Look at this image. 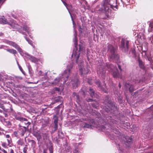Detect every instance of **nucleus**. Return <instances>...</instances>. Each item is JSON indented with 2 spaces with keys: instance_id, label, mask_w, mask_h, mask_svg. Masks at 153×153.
Returning a JSON list of instances; mask_svg holds the SVG:
<instances>
[{
  "instance_id": "obj_1",
  "label": "nucleus",
  "mask_w": 153,
  "mask_h": 153,
  "mask_svg": "<svg viewBox=\"0 0 153 153\" xmlns=\"http://www.w3.org/2000/svg\"><path fill=\"white\" fill-rule=\"evenodd\" d=\"M123 4L122 0H104L101 4V6H97L96 10L107 15L111 13V8L116 10L114 9V8L117 9L119 6H121Z\"/></svg>"
},
{
  "instance_id": "obj_2",
  "label": "nucleus",
  "mask_w": 153,
  "mask_h": 153,
  "mask_svg": "<svg viewBox=\"0 0 153 153\" xmlns=\"http://www.w3.org/2000/svg\"><path fill=\"white\" fill-rule=\"evenodd\" d=\"M78 52V51H76L73 53L71 56L75 59L76 63L78 64V68L80 74L81 76H83L89 72L90 70L87 68H85L84 67L83 62L80 59H79V53Z\"/></svg>"
},
{
  "instance_id": "obj_3",
  "label": "nucleus",
  "mask_w": 153,
  "mask_h": 153,
  "mask_svg": "<svg viewBox=\"0 0 153 153\" xmlns=\"http://www.w3.org/2000/svg\"><path fill=\"white\" fill-rule=\"evenodd\" d=\"M73 66V63L70 65H68L67 66V69L64 71V74H62V76L61 77L59 76L56 78L54 79L53 81L51 83V84L54 85H56L59 84L61 82L63 78H64V76L66 77L67 79L69 77V74L71 73V69L72 68ZM67 81V80H65V82Z\"/></svg>"
},
{
  "instance_id": "obj_4",
  "label": "nucleus",
  "mask_w": 153,
  "mask_h": 153,
  "mask_svg": "<svg viewBox=\"0 0 153 153\" xmlns=\"http://www.w3.org/2000/svg\"><path fill=\"white\" fill-rule=\"evenodd\" d=\"M111 99L109 96H106L104 99V103L106 105L105 106V110L108 112L111 110L116 109L117 106L111 100Z\"/></svg>"
},
{
  "instance_id": "obj_5",
  "label": "nucleus",
  "mask_w": 153,
  "mask_h": 153,
  "mask_svg": "<svg viewBox=\"0 0 153 153\" xmlns=\"http://www.w3.org/2000/svg\"><path fill=\"white\" fill-rule=\"evenodd\" d=\"M108 51L110 53L109 57L113 60L118 61L119 57L116 50V48L110 44H108Z\"/></svg>"
},
{
  "instance_id": "obj_6",
  "label": "nucleus",
  "mask_w": 153,
  "mask_h": 153,
  "mask_svg": "<svg viewBox=\"0 0 153 153\" xmlns=\"http://www.w3.org/2000/svg\"><path fill=\"white\" fill-rule=\"evenodd\" d=\"M87 92V89L86 88V87L84 86L81 89V91L79 92V94H77L75 92H74L73 93L72 96L73 97H74L76 99V102L79 104L80 102L81 101L82 99L79 97V95L82 94V96L84 97Z\"/></svg>"
},
{
  "instance_id": "obj_7",
  "label": "nucleus",
  "mask_w": 153,
  "mask_h": 153,
  "mask_svg": "<svg viewBox=\"0 0 153 153\" xmlns=\"http://www.w3.org/2000/svg\"><path fill=\"white\" fill-rule=\"evenodd\" d=\"M107 68L109 69V71H111L113 76L114 78L120 77V76L116 67L114 66L111 64H108L107 65Z\"/></svg>"
},
{
  "instance_id": "obj_8",
  "label": "nucleus",
  "mask_w": 153,
  "mask_h": 153,
  "mask_svg": "<svg viewBox=\"0 0 153 153\" xmlns=\"http://www.w3.org/2000/svg\"><path fill=\"white\" fill-rule=\"evenodd\" d=\"M129 42L122 39L120 45V48L123 52L127 53L128 51Z\"/></svg>"
},
{
  "instance_id": "obj_9",
  "label": "nucleus",
  "mask_w": 153,
  "mask_h": 153,
  "mask_svg": "<svg viewBox=\"0 0 153 153\" xmlns=\"http://www.w3.org/2000/svg\"><path fill=\"white\" fill-rule=\"evenodd\" d=\"M74 39L73 40L74 41V44L75 45V46L76 48V51H74L73 53L75 52V51H78V53H79L80 54L79 52H81V51H83L84 50V48L83 46V45H79V51H78V48L77 47V34H76V32L75 31V33H74Z\"/></svg>"
},
{
  "instance_id": "obj_10",
  "label": "nucleus",
  "mask_w": 153,
  "mask_h": 153,
  "mask_svg": "<svg viewBox=\"0 0 153 153\" xmlns=\"http://www.w3.org/2000/svg\"><path fill=\"white\" fill-rule=\"evenodd\" d=\"M97 73L100 77L105 79V69L103 65H100L97 70Z\"/></svg>"
},
{
  "instance_id": "obj_11",
  "label": "nucleus",
  "mask_w": 153,
  "mask_h": 153,
  "mask_svg": "<svg viewBox=\"0 0 153 153\" xmlns=\"http://www.w3.org/2000/svg\"><path fill=\"white\" fill-rule=\"evenodd\" d=\"M53 119L54 120V125L52 126L53 128L51 131V133H54L56 131L58 128V118L56 115H54L53 116Z\"/></svg>"
},
{
  "instance_id": "obj_12",
  "label": "nucleus",
  "mask_w": 153,
  "mask_h": 153,
  "mask_svg": "<svg viewBox=\"0 0 153 153\" xmlns=\"http://www.w3.org/2000/svg\"><path fill=\"white\" fill-rule=\"evenodd\" d=\"M134 85L128 82H126L124 84V86L126 88H128L130 92H133L134 90Z\"/></svg>"
},
{
  "instance_id": "obj_13",
  "label": "nucleus",
  "mask_w": 153,
  "mask_h": 153,
  "mask_svg": "<svg viewBox=\"0 0 153 153\" xmlns=\"http://www.w3.org/2000/svg\"><path fill=\"white\" fill-rule=\"evenodd\" d=\"M70 83L72 84L73 89H75L78 87L79 82L78 78L76 77L71 80Z\"/></svg>"
},
{
  "instance_id": "obj_14",
  "label": "nucleus",
  "mask_w": 153,
  "mask_h": 153,
  "mask_svg": "<svg viewBox=\"0 0 153 153\" xmlns=\"http://www.w3.org/2000/svg\"><path fill=\"white\" fill-rule=\"evenodd\" d=\"M95 84L97 85L99 89L101 90L105 93H107V91L105 89V84H104L103 86H102L100 84V82L98 80H96L95 82Z\"/></svg>"
},
{
  "instance_id": "obj_15",
  "label": "nucleus",
  "mask_w": 153,
  "mask_h": 153,
  "mask_svg": "<svg viewBox=\"0 0 153 153\" xmlns=\"http://www.w3.org/2000/svg\"><path fill=\"white\" fill-rule=\"evenodd\" d=\"M19 126V131L20 134L21 136H23L26 132L27 128L25 127L22 126L20 124Z\"/></svg>"
},
{
  "instance_id": "obj_16",
  "label": "nucleus",
  "mask_w": 153,
  "mask_h": 153,
  "mask_svg": "<svg viewBox=\"0 0 153 153\" xmlns=\"http://www.w3.org/2000/svg\"><path fill=\"white\" fill-rule=\"evenodd\" d=\"M4 42L9 45H11L15 48L17 46V44H16L15 42L7 40H4Z\"/></svg>"
},
{
  "instance_id": "obj_17",
  "label": "nucleus",
  "mask_w": 153,
  "mask_h": 153,
  "mask_svg": "<svg viewBox=\"0 0 153 153\" xmlns=\"http://www.w3.org/2000/svg\"><path fill=\"white\" fill-rule=\"evenodd\" d=\"M32 134L36 138L38 141H40L42 137L41 135L38 132L34 131L33 132Z\"/></svg>"
},
{
  "instance_id": "obj_18",
  "label": "nucleus",
  "mask_w": 153,
  "mask_h": 153,
  "mask_svg": "<svg viewBox=\"0 0 153 153\" xmlns=\"http://www.w3.org/2000/svg\"><path fill=\"white\" fill-rule=\"evenodd\" d=\"M89 93L91 96L93 98H97L98 95L95 93V91L92 88H90L89 89Z\"/></svg>"
},
{
  "instance_id": "obj_19",
  "label": "nucleus",
  "mask_w": 153,
  "mask_h": 153,
  "mask_svg": "<svg viewBox=\"0 0 153 153\" xmlns=\"http://www.w3.org/2000/svg\"><path fill=\"white\" fill-rule=\"evenodd\" d=\"M15 118L16 120H19L22 122H23L24 121H27V119L20 116H17V115H15Z\"/></svg>"
},
{
  "instance_id": "obj_20",
  "label": "nucleus",
  "mask_w": 153,
  "mask_h": 153,
  "mask_svg": "<svg viewBox=\"0 0 153 153\" xmlns=\"http://www.w3.org/2000/svg\"><path fill=\"white\" fill-rule=\"evenodd\" d=\"M126 140L125 141V145L127 146V147H129L130 146V145L132 142V138L131 137H129L128 138V139L126 138Z\"/></svg>"
},
{
  "instance_id": "obj_21",
  "label": "nucleus",
  "mask_w": 153,
  "mask_h": 153,
  "mask_svg": "<svg viewBox=\"0 0 153 153\" xmlns=\"http://www.w3.org/2000/svg\"><path fill=\"white\" fill-rule=\"evenodd\" d=\"M42 134L43 140L47 139L49 135L48 132V131L45 132L42 131Z\"/></svg>"
},
{
  "instance_id": "obj_22",
  "label": "nucleus",
  "mask_w": 153,
  "mask_h": 153,
  "mask_svg": "<svg viewBox=\"0 0 153 153\" xmlns=\"http://www.w3.org/2000/svg\"><path fill=\"white\" fill-rule=\"evenodd\" d=\"M138 60L140 68L143 70L145 69V67L144 62L140 59H138Z\"/></svg>"
},
{
  "instance_id": "obj_23",
  "label": "nucleus",
  "mask_w": 153,
  "mask_h": 153,
  "mask_svg": "<svg viewBox=\"0 0 153 153\" xmlns=\"http://www.w3.org/2000/svg\"><path fill=\"white\" fill-rule=\"evenodd\" d=\"M61 1H62V2H63V4H64L65 5V6L66 7L67 9L68 10V11H69V13L70 14V15H71V13L70 12V11L69 10H68V7H67V4L65 2V1H66V0H61ZM71 19H72V22H73V25H74V21L73 19V18L72 16H71Z\"/></svg>"
},
{
  "instance_id": "obj_24",
  "label": "nucleus",
  "mask_w": 153,
  "mask_h": 153,
  "mask_svg": "<svg viewBox=\"0 0 153 153\" xmlns=\"http://www.w3.org/2000/svg\"><path fill=\"white\" fill-rule=\"evenodd\" d=\"M152 28H153V22L152 21H151L149 23L148 31L149 32H152Z\"/></svg>"
},
{
  "instance_id": "obj_25",
  "label": "nucleus",
  "mask_w": 153,
  "mask_h": 153,
  "mask_svg": "<svg viewBox=\"0 0 153 153\" xmlns=\"http://www.w3.org/2000/svg\"><path fill=\"white\" fill-rule=\"evenodd\" d=\"M7 51L9 52L10 53H12L13 54H15L17 53V51L13 49H6Z\"/></svg>"
},
{
  "instance_id": "obj_26",
  "label": "nucleus",
  "mask_w": 153,
  "mask_h": 153,
  "mask_svg": "<svg viewBox=\"0 0 153 153\" xmlns=\"http://www.w3.org/2000/svg\"><path fill=\"white\" fill-rule=\"evenodd\" d=\"M7 145L10 147H11L13 146V144L11 138L7 139Z\"/></svg>"
},
{
  "instance_id": "obj_27",
  "label": "nucleus",
  "mask_w": 153,
  "mask_h": 153,
  "mask_svg": "<svg viewBox=\"0 0 153 153\" xmlns=\"http://www.w3.org/2000/svg\"><path fill=\"white\" fill-rule=\"evenodd\" d=\"M23 30L27 32L28 34H29L30 33V29L29 27H27L26 25H24L23 27Z\"/></svg>"
},
{
  "instance_id": "obj_28",
  "label": "nucleus",
  "mask_w": 153,
  "mask_h": 153,
  "mask_svg": "<svg viewBox=\"0 0 153 153\" xmlns=\"http://www.w3.org/2000/svg\"><path fill=\"white\" fill-rule=\"evenodd\" d=\"M117 148L120 151V153H122L123 152V149L122 147V146L120 144H119L117 146Z\"/></svg>"
},
{
  "instance_id": "obj_29",
  "label": "nucleus",
  "mask_w": 153,
  "mask_h": 153,
  "mask_svg": "<svg viewBox=\"0 0 153 153\" xmlns=\"http://www.w3.org/2000/svg\"><path fill=\"white\" fill-rule=\"evenodd\" d=\"M15 48L17 50L21 55H22V53H23L22 49L18 45H17V46Z\"/></svg>"
},
{
  "instance_id": "obj_30",
  "label": "nucleus",
  "mask_w": 153,
  "mask_h": 153,
  "mask_svg": "<svg viewBox=\"0 0 153 153\" xmlns=\"http://www.w3.org/2000/svg\"><path fill=\"white\" fill-rule=\"evenodd\" d=\"M24 38L26 41L28 42L29 44L30 45L32 46H33V42L31 41L29 39L27 38L26 36H25Z\"/></svg>"
},
{
  "instance_id": "obj_31",
  "label": "nucleus",
  "mask_w": 153,
  "mask_h": 153,
  "mask_svg": "<svg viewBox=\"0 0 153 153\" xmlns=\"http://www.w3.org/2000/svg\"><path fill=\"white\" fill-rule=\"evenodd\" d=\"M0 21L3 24H6L7 22L6 19L4 18V17H3V18H1Z\"/></svg>"
},
{
  "instance_id": "obj_32",
  "label": "nucleus",
  "mask_w": 153,
  "mask_h": 153,
  "mask_svg": "<svg viewBox=\"0 0 153 153\" xmlns=\"http://www.w3.org/2000/svg\"><path fill=\"white\" fill-rule=\"evenodd\" d=\"M97 102H93L91 103V105L92 107L94 108H97Z\"/></svg>"
},
{
  "instance_id": "obj_33",
  "label": "nucleus",
  "mask_w": 153,
  "mask_h": 153,
  "mask_svg": "<svg viewBox=\"0 0 153 153\" xmlns=\"http://www.w3.org/2000/svg\"><path fill=\"white\" fill-rule=\"evenodd\" d=\"M29 142L31 143V145L32 146H35L36 143L33 140H29Z\"/></svg>"
},
{
  "instance_id": "obj_34",
  "label": "nucleus",
  "mask_w": 153,
  "mask_h": 153,
  "mask_svg": "<svg viewBox=\"0 0 153 153\" xmlns=\"http://www.w3.org/2000/svg\"><path fill=\"white\" fill-rule=\"evenodd\" d=\"M91 126L90 125L85 123V125L84 126V127L89 128L91 127Z\"/></svg>"
},
{
  "instance_id": "obj_35",
  "label": "nucleus",
  "mask_w": 153,
  "mask_h": 153,
  "mask_svg": "<svg viewBox=\"0 0 153 153\" xmlns=\"http://www.w3.org/2000/svg\"><path fill=\"white\" fill-rule=\"evenodd\" d=\"M62 98L61 97L59 96L58 98H56L55 100V102H58L60 101Z\"/></svg>"
},
{
  "instance_id": "obj_36",
  "label": "nucleus",
  "mask_w": 153,
  "mask_h": 153,
  "mask_svg": "<svg viewBox=\"0 0 153 153\" xmlns=\"http://www.w3.org/2000/svg\"><path fill=\"white\" fill-rule=\"evenodd\" d=\"M113 132L117 134L120 135V132H119V131H118L117 129L114 130Z\"/></svg>"
},
{
  "instance_id": "obj_37",
  "label": "nucleus",
  "mask_w": 153,
  "mask_h": 153,
  "mask_svg": "<svg viewBox=\"0 0 153 153\" xmlns=\"http://www.w3.org/2000/svg\"><path fill=\"white\" fill-rule=\"evenodd\" d=\"M18 144L22 146L23 144L24 143L23 141L21 140H19L18 141Z\"/></svg>"
},
{
  "instance_id": "obj_38",
  "label": "nucleus",
  "mask_w": 153,
  "mask_h": 153,
  "mask_svg": "<svg viewBox=\"0 0 153 153\" xmlns=\"http://www.w3.org/2000/svg\"><path fill=\"white\" fill-rule=\"evenodd\" d=\"M134 82H135V83H140L141 81V80L139 79H134Z\"/></svg>"
},
{
  "instance_id": "obj_39",
  "label": "nucleus",
  "mask_w": 153,
  "mask_h": 153,
  "mask_svg": "<svg viewBox=\"0 0 153 153\" xmlns=\"http://www.w3.org/2000/svg\"><path fill=\"white\" fill-rule=\"evenodd\" d=\"M31 60L33 62H35L37 61V59L34 57L31 56Z\"/></svg>"
},
{
  "instance_id": "obj_40",
  "label": "nucleus",
  "mask_w": 153,
  "mask_h": 153,
  "mask_svg": "<svg viewBox=\"0 0 153 153\" xmlns=\"http://www.w3.org/2000/svg\"><path fill=\"white\" fill-rule=\"evenodd\" d=\"M7 144L6 143L3 142L2 143V146L5 148L7 147Z\"/></svg>"
},
{
  "instance_id": "obj_41",
  "label": "nucleus",
  "mask_w": 153,
  "mask_h": 153,
  "mask_svg": "<svg viewBox=\"0 0 153 153\" xmlns=\"http://www.w3.org/2000/svg\"><path fill=\"white\" fill-rule=\"evenodd\" d=\"M79 31L80 33H82L83 32V30L81 28V26H79Z\"/></svg>"
},
{
  "instance_id": "obj_42",
  "label": "nucleus",
  "mask_w": 153,
  "mask_h": 153,
  "mask_svg": "<svg viewBox=\"0 0 153 153\" xmlns=\"http://www.w3.org/2000/svg\"><path fill=\"white\" fill-rule=\"evenodd\" d=\"M18 31L20 33L24 35H26V33L25 32H23L22 30H19Z\"/></svg>"
},
{
  "instance_id": "obj_43",
  "label": "nucleus",
  "mask_w": 153,
  "mask_h": 153,
  "mask_svg": "<svg viewBox=\"0 0 153 153\" xmlns=\"http://www.w3.org/2000/svg\"><path fill=\"white\" fill-rule=\"evenodd\" d=\"M49 151H50V153H53V150L52 147H50L49 148Z\"/></svg>"
},
{
  "instance_id": "obj_44",
  "label": "nucleus",
  "mask_w": 153,
  "mask_h": 153,
  "mask_svg": "<svg viewBox=\"0 0 153 153\" xmlns=\"http://www.w3.org/2000/svg\"><path fill=\"white\" fill-rule=\"evenodd\" d=\"M27 148L26 147H25L23 149V152L24 153H27Z\"/></svg>"
},
{
  "instance_id": "obj_45",
  "label": "nucleus",
  "mask_w": 153,
  "mask_h": 153,
  "mask_svg": "<svg viewBox=\"0 0 153 153\" xmlns=\"http://www.w3.org/2000/svg\"><path fill=\"white\" fill-rule=\"evenodd\" d=\"M92 79H88V82L90 85L92 84Z\"/></svg>"
},
{
  "instance_id": "obj_46",
  "label": "nucleus",
  "mask_w": 153,
  "mask_h": 153,
  "mask_svg": "<svg viewBox=\"0 0 153 153\" xmlns=\"http://www.w3.org/2000/svg\"><path fill=\"white\" fill-rule=\"evenodd\" d=\"M105 127L103 125H102L100 127L102 131H103L104 130H105Z\"/></svg>"
},
{
  "instance_id": "obj_47",
  "label": "nucleus",
  "mask_w": 153,
  "mask_h": 153,
  "mask_svg": "<svg viewBox=\"0 0 153 153\" xmlns=\"http://www.w3.org/2000/svg\"><path fill=\"white\" fill-rule=\"evenodd\" d=\"M86 100L88 102H92L93 101V100L91 98L86 99Z\"/></svg>"
},
{
  "instance_id": "obj_48",
  "label": "nucleus",
  "mask_w": 153,
  "mask_h": 153,
  "mask_svg": "<svg viewBox=\"0 0 153 153\" xmlns=\"http://www.w3.org/2000/svg\"><path fill=\"white\" fill-rule=\"evenodd\" d=\"M31 123L30 122H27V123H25V124L26 125H27V128H28V126Z\"/></svg>"
},
{
  "instance_id": "obj_49",
  "label": "nucleus",
  "mask_w": 153,
  "mask_h": 153,
  "mask_svg": "<svg viewBox=\"0 0 153 153\" xmlns=\"http://www.w3.org/2000/svg\"><path fill=\"white\" fill-rule=\"evenodd\" d=\"M19 68L20 69V70L23 73H24V71L22 69V67L21 66H19Z\"/></svg>"
},
{
  "instance_id": "obj_50",
  "label": "nucleus",
  "mask_w": 153,
  "mask_h": 153,
  "mask_svg": "<svg viewBox=\"0 0 153 153\" xmlns=\"http://www.w3.org/2000/svg\"><path fill=\"white\" fill-rule=\"evenodd\" d=\"M74 153H79L78 150L77 149H76L73 151Z\"/></svg>"
},
{
  "instance_id": "obj_51",
  "label": "nucleus",
  "mask_w": 153,
  "mask_h": 153,
  "mask_svg": "<svg viewBox=\"0 0 153 153\" xmlns=\"http://www.w3.org/2000/svg\"><path fill=\"white\" fill-rule=\"evenodd\" d=\"M14 134L16 137H18V132L17 131H14Z\"/></svg>"
},
{
  "instance_id": "obj_52",
  "label": "nucleus",
  "mask_w": 153,
  "mask_h": 153,
  "mask_svg": "<svg viewBox=\"0 0 153 153\" xmlns=\"http://www.w3.org/2000/svg\"><path fill=\"white\" fill-rule=\"evenodd\" d=\"M5 137L9 139L10 138V135L9 134H7L5 135Z\"/></svg>"
},
{
  "instance_id": "obj_53",
  "label": "nucleus",
  "mask_w": 153,
  "mask_h": 153,
  "mask_svg": "<svg viewBox=\"0 0 153 153\" xmlns=\"http://www.w3.org/2000/svg\"><path fill=\"white\" fill-rule=\"evenodd\" d=\"M38 74L39 75H42V72L41 71H39V72L38 73Z\"/></svg>"
},
{
  "instance_id": "obj_54",
  "label": "nucleus",
  "mask_w": 153,
  "mask_h": 153,
  "mask_svg": "<svg viewBox=\"0 0 153 153\" xmlns=\"http://www.w3.org/2000/svg\"><path fill=\"white\" fill-rule=\"evenodd\" d=\"M7 124L8 125H11V123H10V122L9 121H8L7 122Z\"/></svg>"
},
{
  "instance_id": "obj_55",
  "label": "nucleus",
  "mask_w": 153,
  "mask_h": 153,
  "mask_svg": "<svg viewBox=\"0 0 153 153\" xmlns=\"http://www.w3.org/2000/svg\"><path fill=\"white\" fill-rule=\"evenodd\" d=\"M118 67L120 71H122V69H121V66L120 65H118Z\"/></svg>"
},
{
  "instance_id": "obj_56",
  "label": "nucleus",
  "mask_w": 153,
  "mask_h": 153,
  "mask_svg": "<svg viewBox=\"0 0 153 153\" xmlns=\"http://www.w3.org/2000/svg\"><path fill=\"white\" fill-rule=\"evenodd\" d=\"M4 47H7L5 46V45H1L0 47V48H4Z\"/></svg>"
},
{
  "instance_id": "obj_57",
  "label": "nucleus",
  "mask_w": 153,
  "mask_h": 153,
  "mask_svg": "<svg viewBox=\"0 0 153 153\" xmlns=\"http://www.w3.org/2000/svg\"><path fill=\"white\" fill-rule=\"evenodd\" d=\"M10 153H14V151L13 149H11L10 150Z\"/></svg>"
},
{
  "instance_id": "obj_58",
  "label": "nucleus",
  "mask_w": 153,
  "mask_h": 153,
  "mask_svg": "<svg viewBox=\"0 0 153 153\" xmlns=\"http://www.w3.org/2000/svg\"><path fill=\"white\" fill-rule=\"evenodd\" d=\"M55 89L56 91H59V88H56V87L55 88Z\"/></svg>"
},
{
  "instance_id": "obj_59",
  "label": "nucleus",
  "mask_w": 153,
  "mask_h": 153,
  "mask_svg": "<svg viewBox=\"0 0 153 153\" xmlns=\"http://www.w3.org/2000/svg\"><path fill=\"white\" fill-rule=\"evenodd\" d=\"M97 1H98V0H95L93 2V4H95V3H96Z\"/></svg>"
},
{
  "instance_id": "obj_60",
  "label": "nucleus",
  "mask_w": 153,
  "mask_h": 153,
  "mask_svg": "<svg viewBox=\"0 0 153 153\" xmlns=\"http://www.w3.org/2000/svg\"><path fill=\"white\" fill-rule=\"evenodd\" d=\"M1 150L2 152H3L4 153V152H5L6 151H5L4 149H0Z\"/></svg>"
},
{
  "instance_id": "obj_61",
  "label": "nucleus",
  "mask_w": 153,
  "mask_h": 153,
  "mask_svg": "<svg viewBox=\"0 0 153 153\" xmlns=\"http://www.w3.org/2000/svg\"><path fill=\"white\" fill-rule=\"evenodd\" d=\"M148 59L149 61L151 62L152 59L150 57H148Z\"/></svg>"
},
{
  "instance_id": "obj_62",
  "label": "nucleus",
  "mask_w": 153,
  "mask_h": 153,
  "mask_svg": "<svg viewBox=\"0 0 153 153\" xmlns=\"http://www.w3.org/2000/svg\"><path fill=\"white\" fill-rule=\"evenodd\" d=\"M121 86V85L120 83H119V87L120 88Z\"/></svg>"
},
{
  "instance_id": "obj_63",
  "label": "nucleus",
  "mask_w": 153,
  "mask_h": 153,
  "mask_svg": "<svg viewBox=\"0 0 153 153\" xmlns=\"http://www.w3.org/2000/svg\"><path fill=\"white\" fill-rule=\"evenodd\" d=\"M42 153H47L46 151V150L45 149H44Z\"/></svg>"
},
{
  "instance_id": "obj_64",
  "label": "nucleus",
  "mask_w": 153,
  "mask_h": 153,
  "mask_svg": "<svg viewBox=\"0 0 153 153\" xmlns=\"http://www.w3.org/2000/svg\"><path fill=\"white\" fill-rule=\"evenodd\" d=\"M151 109L153 111V105L151 107Z\"/></svg>"
}]
</instances>
